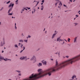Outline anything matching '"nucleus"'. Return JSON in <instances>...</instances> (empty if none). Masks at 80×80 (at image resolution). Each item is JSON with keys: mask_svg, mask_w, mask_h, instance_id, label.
Wrapping results in <instances>:
<instances>
[{"mask_svg": "<svg viewBox=\"0 0 80 80\" xmlns=\"http://www.w3.org/2000/svg\"><path fill=\"white\" fill-rule=\"evenodd\" d=\"M77 56L74 57L68 60L61 62L59 64L58 62L57 59H56L55 62L56 66L54 67L49 68L47 69L45 72V73H47V72H49L48 73V76H50L52 75V73L54 72H55V70H58L60 69H62L64 67H65L66 65H68V64H73V63H75L77 62V60H78V58H77Z\"/></svg>", "mask_w": 80, "mask_h": 80, "instance_id": "obj_1", "label": "nucleus"}, {"mask_svg": "<svg viewBox=\"0 0 80 80\" xmlns=\"http://www.w3.org/2000/svg\"><path fill=\"white\" fill-rule=\"evenodd\" d=\"M47 70V69H46L44 71L41 72L42 71V69H39L38 70V72H40L39 73L35 74L33 73L30 76L29 78L24 79V80H36V79H37V78H39L43 77H45V76H46V75H48V73H49V72H47L46 73L45 72Z\"/></svg>", "mask_w": 80, "mask_h": 80, "instance_id": "obj_2", "label": "nucleus"}, {"mask_svg": "<svg viewBox=\"0 0 80 80\" xmlns=\"http://www.w3.org/2000/svg\"><path fill=\"white\" fill-rule=\"evenodd\" d=\"M11 8L8 10V13H10V11H12V8H13V6H14V4L12 3H11L10 4V5L8 6L9 8H10V7H11Z\"/></svg>", "mask_w": 80, "mask_h": 80, "instance_id": "obj_3", "label": "nucleus"}, {"mask_svg": "<svg viewBox=\"0 0 80 80\" xmlns=\"http://www.w3.org/2000/svg\"><path fill=\"white\" fill-rule=\"evenodd\" d=\"M30 60L31 61H32L33 60V63H35L36 61H37V60L36 59V57L35 56H33L31 58Z\"/></svg>", "mask_w": 80, "mask_h": 80, "instance_id": "obj_4", "label": "nucleus"}, {"mask_svg": "<svg viewBox=\"0 0 80 80\" xmlns=\"http://www.w3.org/2000/svg\"><path fill=\"white\" fill-rule=\"evenodd\" d=\"M4 57L2 56H0V60H4V61H8V60H9V61H11V60L9 59H8L7 58H5V59L4 58Z\"/></svg>", "mask_w": 80, "mask_h": 80, "instance_id": "obj_5", "label": "nucleus"}, {"mask_svg": "<svg viewBox=\"0 0 80 80\" xmlns=\"http://www.w3.org/2000/svg\"><path fill=\"white\" fill-rule=\"evenodd\" d=\"M5 45V41L3 40L1 42L0 46L1 47H3Z\"/></svg>", "mask_w": 80, "mask_h": 80, "instance_id": "obj_6", "label": "nucleus"}, {"mask_svg": "<svg viewBox=\"0 0 80 80\" xmlns=\"http://www.w3.org/2000/svg\"><path fill=\"white\" fill-rule=\"evenodd\" d=\"M42 62L44 65H47V61L43 60L42 61Z\"/></svg>", "mask_w": 80, "mask_h": 80, "instance_id": "obj_7", "label": "nucleus"}, {"mask_svg": "<svg viewBox=\"0 0 80 80\" xmlns=\"http://www.w3.org/2000/svg\"><path fill=\"white\" fill-rule=\"evenodd\" d=\"M26 58H27V57L23 56L20 58L19 59L22 60H25V59H26Z\"/></svg>", "mask_w": 80, "mask_h": 80, "instance_id": "obj_8", "label": "nucleus"}, {"mask_svg": "<svg viewBox=\"0 0 80 80\" xmlns=\"http://www.w3.org/2000/svg\"><path fill=\"white\" fill-rule=\"evenodd\" d=\"M75 57H77L76 58H78V60H76V61H78V60H80V54Z\"/></svg>", "mask_w": 80, "mask_h": 80, "instance_id": "obj_9", "label": "nucleus"}, {"mask_svg": "<svg viewBox=\"0 0 80 80\" xmlns=\"http://www.w3.org/2000/svg\"><path fill=\"white\" fill-rule=\"evenodd\" d=\"M15 71L18 72V73H19L18 75L21 76V71Z\"/></svg>", "mask_w": 80, "mask_h": 80, "instance_id": "obj_10", "label": "nucleus"}, {"mask_svg": "<svg viewBox=\"0 0 80 80\" xmlns=\"http://www.w3.org/2000/svg\"><path fill=\"white\" fill-rule=\"evenodd\" d=\"M77 37H76L74 38V43H77Z\"/></svg>", "mask_w": 80, "mask_h": 80, "instance_id": "obj_11", "label": "nucleus"}, {"mask_svg": "<svg viewBox=\"0 0 80 80\" xmlns=\"http://www.w3.org/2000/svg\"><path fill=\"white\" fill-rule=\"evenodd\" d=\"M37 65L39 67H41V66H42V63H39L38 64H37Z\"/></svg>", "mask_w": 80, "mask_h": 80, "instance_id": "obj_12", "label": "nucleus"}, {"mask_svg": "<svg viewBox=\"0 0 80 80\" xmlns=\"http://www.w3.org/2000/svg\"><path fill=\"white\" fill-rule=\"evenodd\" d=\"M60 37L59 38H57V42H60Z\"/></svg>", "mask_w": 80, "mask_h": 80, "instance_id": "obj_13", "label": "nucleus"}, {"mask_svg": "<svg viewBox=\"0 0 80 80\" xmlns=\"http://www.w3.org/2000/svg\"><path fill=\"white\" fill-rule=\"evenodd\" d=\"M56 34H53L52 35V39H53V38H55V36H56Z\"/></svg>", "mask_w": 80, "mask_h": 80, "instance_id": "obj_14", "label": "nucleus"}, {"mask_svg": "<svg viewBox=\"0 0 80 80\" xmlns=\"http://www.w3.org/2000/svg\"><path fill=\"white\" fill-rule=\"evenodd\" d=\"M60 41H62V42H63V43H62V45H63V44L65 43V42H64V40L60 39Z\"/></svg>", "mask_w": 80, "mask_h": 80, "instance_id": "obj_15", "label": "nucleus"}, {"mask_svg": "<svg viewBox=\"0 0 80 80\" xmlns=\"http://www.w3.org/2000/svg\"><path fill=\"white\" fill-rule=\"evenodd\" d=\"M75 77H76V75H74L72 76V79H74V78H75Z\"/></svg>", "mask_w": 80, "mask_h": 80, "instance_id": "obj_16", "label": "nucleus"}, {"mask_svg": "<svg viewBox=\"0 0 80 80\" xmlns=\"http://www.w3.org/2000/svg\"><path fill=\"white\" fill-rule=\"evenodd\" d=\"M23 50H21L20 52V53H22V52H23V50H25V47H23Z\"/></svg>", "mask_w": 80, "mask_h": 80, "instance_id": "obj_17", "label": "nucleus"}, {"mask_svg": "<svg viewBox=\"0 0 80 80\" xmlns=\"http://www.w3.org/2000/svg\"><path fill=\"white\" fill-rule=\"evenodd\" d=\"M59 5L60 7L62 5V3L61 1H60V3L59 4Z\"/></svg>", "mask_w": 80, "mask_h": 80, "instance_id": "obj_18", "label": "nucleus"}, {"mask_svg": "<svg viewBox=\"0 0 80 80\" xmlns=\"http://www.w3.org/2000/svg\"><path fill=\"white\" fill-rule=\"evenodd\" d=\"M19 42H23V39H21L19 40Z\"/></svg>", "mask_w": 80, "mask_h": 80, "instance_id": "obj_19", "label": "nucleus"}, {"mask_svg": "<svg viewBox=\"0 0 80 80\" xmlns=\"http://www.w3.org/2000/svg\"><path fill=\"white\" fill-rule=\"evenodd\" d=\"M16 23H15V30H17V26H16Z\"/></svg>", "mask_w": 80, "mask_h": 80, "instance_id": "obj_20", "label": "nucleus"}, {"mask_svg": "<svg viewBox=\"0 0 80 80\" xmlns=\"http://www.w3.org/2000/svg\"><path fill=\"white\" fill-rule=\"evenodd\" d=\"M41 10H43V5H42L41 6Z\"/></svg>", "mask_w": 80, "mask_h": 80, "instance_id": "obj_21", "label": "nucleus"}, {"mask_svg": "<svg viewBox=\"0 0 80 80\" xmlns=\"http://www.w3.org/2000/svg\"><path fill=\"white\" fill-rule=\"evenodd\" d=\"M18 0H17L16 1H15V2H16V5H17L18 4Z\"/></svg>", "mask_w": 80, "mask_h": 80, "instance_id": "obj_22", "label": "nucleus"}, {"mask_svg": "<svg viewBox=\"0 0 80 80\" xmlns=\"http://www.w3.org/2000/svg\"><path fill=\"white\" fill-rule=\"evenodd\" d=\"M14 47L15 48H18V45L17 44H15L14 45Z\"/></svg>", "mask_w": 80, "mask_h": 80, "instance_id": "obj_23", "label": "nucleus"}, {"mask_svg": "<svg viewBox=\"0 0 80 80\" xmlns=\"http://www.w3.org/2000/svg\"><path fill=\"white\" fill-rule=\"evenodd\" d=\"M4 9V8L3 7H2V8L0 9V11H2V10H3Z\"/></svg>", "mask_w": 80, "mask_h": 80, "instance_id": "obj_24", "label": "nucleus"}, {"mask_svg": "<svg viewBox=\"0 0 80 80\" xmlns=\"http://www.w3.org/2000/svg\"><path fill=\"white\" fill-rule=\"evenodd\" d=\"M56 3L55 4V5H56V7H57V3H58V1H56Z\"/></svg>", "mask_w": 80, "mask_h": 80, "instance_id": "obj_25", "label": "nucleus"}, {"mask_svg": "<svg viewBox=\"0 0 80 80\" xmlns=\"http://www.w3.org/2000/svg\"><path fill=\"white\" fill-rule=\"evenodd\" d=\"M55 33H54V34H56V35H57V33H58V32L57 31H55Z\"/></svg>", "mask_w": 80, "mask_h": 80, "instance_id": "obj_26", "label": "nucleus"}, {"mask_svg": "<svg viewBox=\"0 0 80 80\" xmlns=\"http://www.w3.org/2000/svg\"><path fill=\"white\" fill-rule=\"evenodd\" d=\"M24 42H28V40H24Z\"/></svg>", "mask_w": 80, "mask_h": 80, "instance_id": "obj_27", "label": "nucleus"}, {"mask_svg": "<svg viewBox=\"0 0 80 80\" xmlns=\"http://www.w3.org/2000/svg\"><path fill=\"white\" fill-rule=\"evenodd\" d=\"M10 2V1H8V2H7L6 3L7 4H8V3H9Z\"/></svg>", "mask_w": 80, "mask_h": 80, "instance_id": "obj_28", "label": "nucleus"}, {"mask_svg": "<svg viewBox=\"0 0 80 80\" xmlns=\"http://www.w3.org/2000/svg\"><path fill=\"white\" fill-rule=\"evenodd\" d=\"M74 24H75V26H76V25H77L78 24V23H74Z\"/></svg>", "mask_w": 80, "mask_h": 80, "instance_id": "obj_29", "label": "nucleus"}, {"mask_svg": "<svg viewBox=\"0 0 80 80\" xmlns=\"http://www.w3.org/2000/svg\"><path fill=\"white\" fill-rule=\"evenodd\" d=\"M70 38H68V42H70Z\"/></svg>", "mask_w": 80, "mask_h": 80, "instance_id": "obj_30", "label": "nucleus"}, {"mask_svg": "<svg viewBox=\"0 0 80 80\" xmlns=\"http://www.w3.org/2000/svg\"><path fill=\"white\" fill-rule=\"evenodd\" d=\"M9 15H12V13H9L8 14Z\"/></svg>", "mask_w": 80, "mask_h": 80, "instance_id": "obj_31", "label": "nucleus"}, {"mask_svg": "<svg viewBox=\"0 0 80 80\" xmlns=\"http://www.w3.org/2000/svg\"><path fill=\"white\" fill-rule=\"evenodd\" d=\"M26 8H27V9L28 10H30V8L27 7Z\"/></svg>", "mask_w": 80, "mask_h": 80, "instance_id": "obj_32", "label": "nucleus"}, {"mask_svg": "<svg viewBox=\"0 0 80 80\" xmlns=\"http://www.w3.org/2000/svg\"><path fill=\"white\" fill-rule=\"evenodd\" d=\"M22 37H24V34L23 33H22L21 34Z\"/></svg>", "mask_w": 80, "mask_h": 80, "instance_id": "obj_33", "label": "nucleus"}, {"mask_svg": "<svg viewBox=\"0 0 80 80\" xmlns=\"http://www.w3.org/2000/svg\"><path fill=\"white\" fill-rule=\"evenodd\" d=\"M76 18H77V17H79V16H78V15H76Z\"/></svg>", "mask_w": 80, "mask_h": 80, "instance_id": "obj_34", "label": "nucleus"}, {"mask_svg": "<svg viewBox=\"0 0 80 80\" xmlns=\"http://www.w3.org/2000/svg\"><path fill=\"white\" fill-rule=\"evenodd\" d=\"M20 45H21V43H18V46H20Z\"/></svg>", "mask_w": 80, "mask_h": 80, "instance_id": "obj_35", "label": "nucleus"}, {"mask_svg": "<svg viewBox=\"0 0 80 80\" xmlns=\"http://www.w3.org/2000/svg\"><path fill=\"white\" fill-rule=\"evenodd\" d=\"M42 3H44V0H42Z\"/></svg>", "mask_w": 80, "mask_h": 80, "instance_id": "obj_36", "label": "nucleus"}, {"mask_svg": "<svg viewBox=\"0 0 80 80\" xmlns=\"http://www.w3.org/2000/svg\"><path fill=\"white\" fill-rule=\"evenodd\" d=\"M28 38H31V36L30 35H28Z\"/></svg>", "mask_w": 80, "mask_h": 80, "instance_id": "obj_37", "label": "nucleus"}, {"mask_svg": "<svg viewBox=\"0 0 80 80\" xmlns=\"http://www.w3.org/2000/svg\"><path fill=\"white\" fill-rule=\"evenodd\" d=\"M66 58H68V57H69V56H66Z\"/></svg>", "mask_w": 80, "mask_h": 80, "instance_id": "obj_38", "label": "nucleus"}, {"mask_svg": "<svg viewBox=\"0 0 80 80\" xmlns=\"http://www.w3.org/2000/svg\"><path fill=\"white\" fill-rule=\"evenodd\" d=\"M58 56H59V57H60V52H59L58 53Z\"/></svg>", "mask_w": 80, "mask_h": 80, "instance_id": "obj_39", "label": "nucleus"}, {"mask_svg": "<svg viewBox=\"0 0 80 80\" xmlns=\"http://www.w3.org/2000/svg\"><path fill=\"white\" fill-rule=\"evenodd\" d=\"M24 10H28V9H26V8H24Z\"/></svg>", "mask_w": 80, "mask_h": 80, "instance_id": "obj_40", "label": "nucleus"}, {"mask_svg": "<svg viewBox=\"0 0 80 80\" xmlns=\"http://www.w3.org/2000/svg\"><path fill=\"white\" fill-rule=\"evenodd\" d=\"M56 1H57L58 2H60L59 0H56Z\"/></svg>", "mask_w": 80, "mask_h": 80, "instance_id": "obj_41", "label": "nucleus"}, {"mask_svg": "<svg viewBox=\"0 0 80 80\" xmlns=\"http://www.w3.org/2000/svg\"><path fill=\"white\" fill-rule=\"evenodd\" d=\"M47 31H45V33H46V34H47Z\"/></svg>", "mask_w": 80, "mask_h": 80, "instance_id": "obj_42", "label": "nucleus"}, {"mask_svg": "<svg viewBox=\"0 0 80 80\" xmlns=\"http://www.w3.org/2000/svg\"><path fill=\"white\" fill-rule=\"evenodd\" d=\"M50 60H52V61H53V59H51Z\"/></svg>", "mask_w": 80, "mask_h": 80, "instance_id": "obj_43", "label": "nucleus"}, {"mask_svg": "<svg viewBox=\"0 0 80 80\" xmlns=\"http://www.w3.org/2000/svg\"><path fill=\"white\" fill-rule=\"evenodd\" d=\"M38 3H39V2H38L36 6H37V5H38Z\"/></svg>", "mask_w": 80, "mask_h": 80, "instance_id": "obj_44", "label": "nucleus"}, {"mask_svg": "<svg viewBox=\"0 0 80 80\" xmlns=\"http://www.w3.org/2000/svg\"><path fill=\"white\" fill-rule=\"evenodd\" d=\"M69 2H72V0H70Z\"/></svg>", "mask_w": 80, "mask_h": 80, "instance_id": "obj_45", "label": "nucleus"}, {"mask_svg": "<svg viewBox=\"0 0 80 80\" xmlns=\"http://www.w3.org/2000/svg\"><path fill=\"white\" fill-rule=\"evenodd\" d=\"M23 11H21V13H23Z\"/></svg>", "mask_w": 80, "mask_h": 80, "instance_id": "obj_46", "label": "nucleus"}, {"mask_svg": "<svg viewBox=\"0 0 80 80\" xmlns=\"http://www.w3.org/2000/svg\"><path fill=\"white\" fill-rule=\"evenodd\" d=\"M39 50H40V48H39L38 50H37V51H38Z\"/></svg>", "mask_w": 80, "mask_h": 80, "instance_id": "obj_47", "label": "nucleus"}, {"mask_svg": "<svg viewBox=\"0 0 80 80\" xmlns=\"http://www.w3.org/2000/svg\"><path fill=\"white\" fill-rule=\"evenodd\" d=\"M21 11H22L23 12L24 11V9H22Z\"/></svg>", "mask_w": 80, "mask_h": 80, "instance_id": "obj_48", "label": "nucleus"}, {"mask_svg": "<svg viewBox=\"0 0 80 80\" xmlns=\"http://www.w3.org/2000/svg\"><path fill=\"white\" fill-rule=\"evenodd\" d=\"M64 40L66 42H67V40H66V39H64Z\"/></svg>", "mask_w": 80, "mask_h": 80, "instance_id": "obj_49", "label": "nucleus"}, {"mask_svg": "<svg viewBox=\"0 0 80 80\" xmlns=\"http://www.w3.org/2000/svg\"><path fill=\"white\" fill-rule=\"evenodd\" d=\"M55 54H58V52H57L55 53Z\"/></svg>", "mask_w": 80, "mask_h": 80, "instance_id": "obj_50", "label": "nucleus"}, {"mask_svg": "<svg viewBox=\"0 0 80 80\" xmlns=\"http://www.w3.org/2000/svg\"><path fill=\"white\" fill-rule=\"evenodd\" d=\"M34 13H35V8L34 9Z\"/></svg>", "mask_w": 80, "mask_h": 80, "instance_id": "obj_51", "label": "nucleus"}, {"mask_svg": "<svg viewBox=\"0 0 80 80\" xmlns=\"http://www.w3.org/2000/svg\"><path fill=\"white\" fill-rule=\"evenodd\" d=\"M3 52H4V51H3V50H2V53H3Z\"/></svg>", "mask_w": 80, "mask_h": 80, "instance_id": "obj_52", "label": "nucleus"}, {"mask_svg": "<svg viewBox=\"0 0 80 80\" xmlns=\"http://www.w3.org/2000/svg\"><path fill=\"white\" fill-rule=\"evenodd\" d=\"M58 8H59L60 9V10L61 9H60V6H58Z\"/></svg>", "mask_w": 80, "mask_h": 80, "instance_id": "obj_53", "label": "nucleus"}, {"mask_svg": "<svg viewBox=\"0 0 80 80\" xmlns=\"http://www.w3.org/2000/svg\"><path fill=\"white\" fill-rule=\"evenodd\" d=\"M63 6H64V7H66V5H65L64 4Z\"/></svg>", "mask_w": 80, "mask_h": 80, "instance_id": "obj_54", "label": "nucleus"}, {"mask_svg": "<svg viewBox=\"0 0 80 80\" xmlns=\"http://www.w3.org/2000/svg\"><path fill=\"white\" fill-rule=\"evenodd\" d=\"M45 28H44V30H43V31H45Z\"/></svg>", "mask_w": 80, "mask_h": 80, "instance_id": "obj_55", "label": "nucleus"}, {"mask_svg": "<svg viewBox=\"0 0 80 80\" xmlns=\"http://www.w3.org/2000/svg\"><path fill=\"white\" fill-rule=\"evenodd\" d=\"M43 3L42 2V3H41V5H42L43 4Z\"/></svg>", "mask_w": 80, "mask_h": 80, "instance_id": "obj_56", "label": "nucleus"}, {"mask_svg": "<svg viewBox=\"0 0 80 80\" xmlns=\"http://www.w3.org/2000/svg\"><path fill=\"white\" fill-rule=\"evenodd\" d=\"M28 37H27V38H28Z\"/></svg>", "mask_w": 80, "mask_h": 80, "instance_id": "obj_57", "label": "nucleus"}, {"mask_svg": "<svg viewBox=\"0 0 80 80\" xmlns=\"http://www.w3.org/2000/svg\"><path fill=\"white\" fill-rule=\"evenodd\" d=\"M36 2V1H34L33 2V3H34V2Z\"/></svg>", "mask_w": 80, "mask_h": 80, "instance_id": "obj_58", "label": "nucleus"}, {"mask_svg": "<svg viewBox=\"0 0 80 80\" xmlns=\"http://www.w3.org/2000/svg\"><path fill=\"white\" fill-rule=\"evenodd\" d=\"M21 48H22V46H21Z\"/></svg>", "mask_w": 80, "mask_h": 80, "instance_id": "obj_59", "label": "nucleus"}, {"mask_svg": "<svg viewBox=\"0 0 80 80\" xmlns=\"http://www.w3.org/2000/svg\"><path fill=\"white\" fill-rule=\"evenodd\" d=\"M69 80H73L72 79H69Z\"/></svg>", "mask_w": 80, "mask_h": 80, "instance_id": "obj_60", "label": "nucleus"}, {"mask_svg": "<svg viewBox=\"0 0 80 80\" xmlns=\"http://www.w3.org/2000/svg\"><path fill=\"white\" fill-rule=\"evenodd\" d=\"M76 18H74V20H75Z\"/></svg>", "mask_w": 80, "mask_h": 80, "instance_id": "obj_61", "label": "nucleus"}, {"mask_svg": "<svg viewBox=\"0 0 80 80\" xmlns=\"http://www.w3.org/2000/svg\"><path fill=\"white\" fill-rule=\"evenodd\" d=\"M65 12H67V11H65Z\"/></svg>", "mask_w": 80, "mask_h": 80, "instance_id": "obj_62", "label": "nucleus"}, {"mask_svg": "<svg viewBox=\"0 0 80 80\" xmlns=\"http://www.w3.org/2000/svg\"><path fill=\"white\" fill-rule=\"evenodd\" d=\"M8 80H12V79H8Z\"/></svg>", "mask_w": 80, "mask_h": 80, "instance_id": "obj_63", "label": "nucleus"}, {"mask_svg": "<svg viewBox=\"0 0 80 80\" xmlns=\"http://www.w3.org/2000/svg\"><path fill=\"white\" fill-rule=\"evenodd\" d=\"M12 18H13V17L12 16Z\"/></svg>", "mask_w": 80, "mask_h": 80, "instance_id": "obj_64", "label": "nucleus"}]
</instances>
